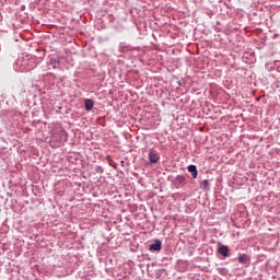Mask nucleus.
<instances>
[{
  "label": "nucleus",
  "instance_id": "obj_1",
  "mask_svg": "<svg viewBox=\"0 0 280 280\" xmlns=\"http://www.w3.org/2000/svg\"><path fill=\"white\" fill-rule=\"evenodd\" d=\"M161 158L159 156V152L156 151H150L149 152V161L150 163H159V160Z\"/></svg>",
  "mask_w": 280,
  "mask_h": 280
},
{
  "label": "nucleus",
  "instance_id": "obj_2",
  "mask_svg": "<svg viewBox=\"0 0 280 280\" xmlns=\"http://www.w3.org/2000/svg\"><path fill=\"white\" fill-rule=\"evenodd\" d=\"M219 253L223 257H229V246L222 245L219 247Z\"/></svg>",
  "mask_w": 280,
  "mask_h": 280
},
{
  "label": "nucleus",
  "instance_id": "obj_3",
  "mask_svg": "<svg viewBox=\"0 0 280 280\" xmlns=\"http://www.w3.org/2000/svg\"><path fill=\"white\" fill-rule=\"evenodd\" d=\"M188 172L192 174V178H198V168L196 167V165H189Z\"/></svg>",
  "mask_w": 280,
  "mask_h": 280
},
{
  "label": "nucleus",
  "instance_id": "obj_4",
  "mask_svg": "<svg viewBox=\"0 0 280 280\" xmlns=\"http://www.w3.org/2000/svg\"><path fill=\"white\" fill-rule=\"evenodd\" d=\"M93 100L88 98L84 101L85 110H93Z\"/></svg>",
  "mask_w": 280,
  "mask_h": 280
},
{
  "label": "nucleus",
  "instance_id": "obj_5",
  "mask_svg": "<svg viewBox=\"0 0 280 280\" xmlns=\"http://www.w3.org/2000/svg\"><path fill=\"white\" fill-rule=\"evenodd\" d=\"M149 250H161V241H155V243L151 244Z\"/></svg>",
  "mask_w": 280,
  "mask_h": 280
},
{
  "label": "nucleus",
  "instance_id": "obj_6",
  "mask_svg": "<svg viewBox=\"0 0 280 280\" xmlns=\"http://www.w3.org/2000/svg\"><path fill=\"white\" fill-rule=\"evenodd\" d=\"M240 264H247L248 262V255L243 254L238 257Z\"/></svg>",
  "mask_w": 280,
  "mask_h": 280
},
{
  "label": "nucleus",
  "instance_id": "obj_7",
  "mask_svg": "<svg viewBox=\"0 0 280 280\" xmlns=\"http://www.w3.org/2000/svg\"><path fill=\"white\" fill-rule=\"evenodd\" d=\"M201 185H202L203 189H209V180L208 179L202 180Z\"/></svg>",
  "mask_w": 280,
  "mask_h": 280
},
{
  "label": "nucleus",
  "instance_id": "obj_8",
  "mask_svg": "<svg viewBox=\"0 0 280 280\" xmlns=\"http://www.w3.org/2000/svg\"><path fill=\"white\" fill-rule=\"evenodd\" d=\"M177 182L182 185H185V177L184 176H177Z\"/></svg>",
  "mask_w": 280,
  "mask_h": 280
}]
</instances>
